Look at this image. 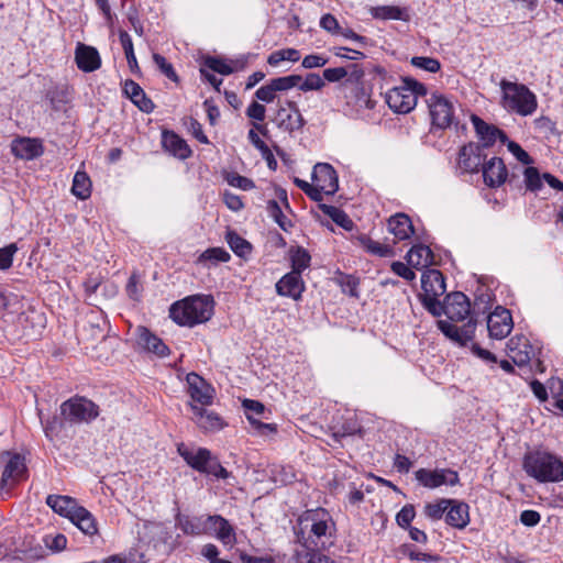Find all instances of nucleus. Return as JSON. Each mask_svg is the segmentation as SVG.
<instances>
[{"label":"nucleus","instance_id":"56","mask_svg":"<svg viewBox=\"0 0 563 563\" xmlns=\"http://www.w3.org/2000/svg\"><path fill=\"white\" fill-rule=\"evenodd\" d=\"M411 65L429 73H437L441 68V64L437 58L427 56H415L410 60Z\"/></svg>","mask_w":563,"mask_h":563},{"label":"nucleus","instance_id":"58","mask_svg":"<svg viewBox=\"0 0 563 563\" xmlns=\"http://www.w3.org/2000/svg\"><path fill=\"white\" fill-rule=\"evenodd\" d=\"M203 66L221 75H230L233 73V68L224 60L212 56H208L205 59Z\"/></svg>","mask_w":563,"mask_h":563},{"label":"nucleus","instance_id":"14","mask_svg":"<svg viewBox=\"0 0 563 563\" xmlns=\"http://www.w3.org/2000/svg\"><path fill=\"white\" fill-rule=\"evenodd\" d=\"M514 322L511 313L508 309L497 307L487 317V330L492 339L501 340L506 338L512 330Z\"/></svg>","mask_w":563,"mask_h":563},{"label":"nucleus","instance_id":"37","mask_svg":"<svg viewBox=\"0 0 563 563\" xmlns=\"http://www.w3.org/2000/svg\"><path fill=\"white\" fill-rule=\"evenodd\" d=\"M371 14L379 20L408 21L409 14L406 9L397 5H378L371 8Z\"/></svg>","mask_w":563,"mask_h":563},{"label":"nucleus","instance_id":"33","mask_svg":"<svg viewBox=\"0 0 563 563\" xmlns=\"http://www.w3.org/2000/svg\"><path fill=\"white\" fill-rule=\"evenodd\" d=\"M388 230L398 241L408 240L413 233L411 219L405 213H396L388 220Z\"/></svg>","mask_w":563,"mask_h":563},{"label":"nucleus","instance_id":"35","mask_svg":"<svg viewBox=\"0 0 563 563\" xmlns=\"http://www.w3.org/2000/svg\"><path fill=\"white\" fill-rule=\"evenodd\" d=\"M285 563H336L331 558L321 554L314 549H309L308 545L296 549L292 554L286 560Z\"/></svg>","mask_w":563,"mask_h":563},{"label":"nucleus","instance_id":"31","mask_svg":"<svg viewBox=\"0 0 563 563\" xmlns=\"http://www.w3.org/2000/svg\"><path fill=\"white\" fill-rule=\"evenodd\" d=\"M274 121L278 129L288 133L299 131L306 124V120L303 119L301 113L294 114L292 112H289L286 109V107L283 106L278 108Z\"/></svg>","mask_w":563,"mask_h":563},{"label":"nucleus","instance_id":"8","mask_svg":"<svg viewBox=\"0 0 563 563\" xmlns=\"http://www.w3.org/2000/svg\"><path fill=\"white\" fill-rule=\"evenodd\" d=\"M308 429H301L312 437L324 441L330 446L342 445V439L361 432L357 424H306Z\"/></svg>","mask_w":563,"mask_h":563},{"label":"nucleus","instance_id":"52","mask_svg":"<svg viewBox=\"0 0 563 563\" xmlns=\"http://www.w3.org/2000/svg\"><path fill=\"white\" fill-rule=\"evenodd\" d=\"M439 297H421L419 298L422 306L430 312L433 317H441L442 314L446 316V300L443 302L438 300Z\"/></svg>","mask_w":563,"mask_h":563},{"label":"nucleus","instance_id":"38","mask_svg":"<svg viewBox=\"0 0 563 563\" xmlns=\"http://www.w3.org/2000/svg\"><path fill=\"white\" fill-rule=\"evenodd\" d=\"M344 68L347 74L341 82L340 89L343 91H346L347 89L363 90L362 85L365 76V69L357 64H352Z\"/></svg>","mask_w":563,"mask_h":563},{"label":"nucleus","instance_id":"7","mask_svg":"<svg viewBox=\"0 0 563 563\" xmlns=\"http://www.w3.org/2000/svg\"><path fill=\"white\" fill-rule=\"evenodd\" d=\"M1 457H7L0 479V495L4 498L16 483L25 478L27 467L24 456L19 453L4 452Z\"/></svg>","mask_w":563,"mask_h":563},{"label":"nucleus","instance_id":"9","mask_svg":"<svg viewBox=\"0 0 563 563\" xmlns=\"http://www.w3.org/2000/svg\"><path fill=\"white\" fill-rule=\"evenodd\" d=\"M432 125L444 130L454 122V104L441 93H432L427 100Z\"/></svg>","mask_w":563,"mask_h":563},{"label":"nucleus","instance_id":"44","mask_svg":"<svg viewBox=\"0 0 563 563\" xmlns=\"http://www.w3.org/2000/svg\"><path fill=\"white\" fill-rule=\"evenodd\" d=\"M119 40H120V43L124 51L125 58H126L130 70L133 74H137L140 71V67H139V64H137V60H136V57L134 54L133 42H132L131 36L129 35V33L126 31L120 30Z\"/></svg>","mask_w":563,"mask_h":563},{"label":"nucleus","instance_id":"10","mask_svg":"<svg viewBox=\"0 0 563 563\" xmlns=\"http://www.w3.org/2000/svg\"><path fill=\"white\" fill-rule=\"evenodd\" d=\"M486 154L478 143L470 142L459 151L457 168L462 174H476L485 165Z\"/></svg>","mask_w":563,"mask_h":563},{"label":"nucleus","instance_id":"50","mask_svg":"<svg viewBox=\"0 0 563 563\" xmlns=\"http://www.w3.org/2000/svg\"><path fill=\"white\" fill-rule=\"evenodd\" d=\"M46 98L54 110H60L62 106L69 100L68 88L66 86H55L47 91Z\"/></svg>","mask_w":563,"mask_h":563},{"label":"nucleus","instance_id":"49","mask_svg":"<svg viewBox=\"0 0 563 563\" xmlns=\"http://www.w3.org/2000/svg\"><path fill=\"white\" fill-rule=\"evenodd\" d=\"M523 177L527 190L537 192L542 188L543 175L540 174L537 167L527 166L523 169Z\"/></svg>","mask_w":563,"mask_h":563},{"label":"nucleus","instance_id":"23","mask_svg":"<svg viewBox=\"0 0 563 563\" xmlns=\"http://www.w3.org/2000/svg\"><path fill=\"white\" fill-rule=\"evenodd\" d=\"M136 336V342L143 350L159 357H165L169 354L168 346L163 342L162 339L151 332L147 328L142 325L137 327Z\"/></svg>","mask_w":563,"mask_h":563},{"label":"nucleus","instance_id":"63","mask_svg":"<svg viewBox=\"0 0 563 563\" xmlns=\"http://www.w3.org/2000/svg\"><path fill=\"white\" fill-rule=\"evenodd\" d=\"M276 89L272 82V79L264 86L260 87L255 91V98L260 101L271 103L276 98Z\"/></svg>","mask_w":563,"mask_h":563},{"label":"nucleus","instance_id":"11","mask_svg":"<svg viewBox=\"0 0 563 563\" xmlns=\"http://www.w3.org/2000/svg\"><path fill=\"white\" fill-rule=\"evenodd\" d=\"M416 479L426 488L434 489L442 485L455 486L460 483L457 472L451 468H419L415 473Z\"/></svg>","mask_w":563,"mask_h":563},{"label":"nucleus","instance_id":"60","mask_svg":"<svg viewBox=\"0 0 563 563\" xmlns=\"http://www.w3.org/2000/svg\"><path fill=\"white\" fill-rule=\"evenodd\" d=\"M339 284L344 294H346L351 297H354V298H358V291H357V288L360 285L358 278H356L352 275H344L340 278Z\"/></svg>","mask_w":563,"mask_h":563},{"label":"nucleus","instance_id":"41","mask_svg":"<svg viewBox=\"0 0 563 563\" xmlns=\"http://www.w3.org/2000/svg\"><path fill=\"white\" fill-rule=\"evenodd\" d=\"M357 241L362 247L366 250V252L379 256V257H390L394 256L395 252L391 246L387 244H382L379 242H376L372 240L366 234H361L357 238Z\"/></svg>","mask_w":563,"mask_h":563},{"label":"nucleus","instance_id":"55","mask_svg":"<svg viewBox=\"0 0 563 563\" xmlns=\"http://www.w3.org/2000/svg\"><path fill=\"white\" fill-rule=\"evenodd\" d=\"M153 60L161 73L174 82H178L179 78L170 63L158 53L153 54Z\"/></svg>","mask_w":563,"mask_h":563},{"label":"nucleus","instance_id":"39","mask_svg":"<svg viewBox=\"0 0 563 563\" xmlns=\"http://www.w3.org/2000/svg\"><path fill=\"white\" fill-rule=\"evenodd\" d=\"M145 529L156 547L158 543L169 544L173 539V531L169 527L162 522H150Z\"/></svg>","mask_w":563,"mask_h":563},{"label":"nucleus","instance_id":"57","mask_svg":"<svg viewBox=\"0 0 563 563\" xmlns=\"http://www.w3.org/2000/svg\"><path fill=\"white\" fill-rule=\"evenodd\" d=\"M325 86L323 76L316 73H310L306 76V78L299 84V90L301 91H311V90H321Z\"/></svg>","mask_w":563,"mask_h":563},{"label":"nucleus","instance_id":"64","mask_svg":"<svg viewBox=\"0 0 563 563\" xmlns=\"http://www.w3.org/2000/svg\"><path fill=\"white\" fill-rule=\"evenodd\" d=\"M391 271L405 280L412 282L416 279V273L405 263L396 261L390 265Z\"/></svg>","mask_w":563,"mask_h":563},{"label":"nucleus","instance_id":"61","mask_svg":"<svg viewBox=\"0 0 563 563\" xmlns=\"http://www.w3.org/2000/svg\"><path fill=\"white\" fill-rule=\"evenodd\" d=\"M18 252L15 243H11L4 247H0V269L7 271L13 264L14 254Z\"/></svg>","mask_w":563,"mask_h":563},{"label":"nucleus","instance_id":"62","mask_svg":"<svg viewBox=\"0 0 563 563\" xmlns=\"http://www.w3.org/2000/svg\"><path fill=\"white\" fill-rule=\"evenodd\" d=\"M508 151L523 165L533 163L531 156L515 141L508 140L506 143Z\"/></svg>","mask_w":563,"mask_h":563},{"label":"nucleus","instance_id":"19","mask_svg":"<svg viewBox=\"0 0 563 563\" xmlns=\"http://www.w3.org/2000/svg\"><path fill=\"white\" fill-rule=\"evenodd\" d=\"M188 393L191 399L201 406L212 402L214 388L196 373L187 375Z\"/></svg>","mask_w":563,"mask_h":563},{"label":"nucleus","instance_id":"47","mask_svg":"<svg viewBox=\"0 0 563 563\" xmlns=\"http://www.w3.org/2000/svg\"><path fill=\"white\" fill-rule=\"evenodd\" d=\"M231 258L230 254L222 247H210L202 252L198 257L199 264L210 262L212 264L225 263Z\"/></svg>","mask_w":563,"mask_h":563},{"label":"nucleus","instance_id":"40","mask_svg":"<svg viewBox=\"0 0 563 563\" xmlns=\"http://www.w3.org/2000/svg\"><path fill=\"white\" fill-rule=\"evenodd\" d=\"M319 209L323 214L328 216L335 224L340 225L344 230L350 231L353 229V221L342 209L325 203H320Z\"/></svg>","mask_w":563,"mask_h":563},{"label":"nucleus","instance_id":"29","mask_svg":"<svg viewBox=\"0 0 563 563\" xmlns=\"http://www.w3.org/2000/svg\"><path fill=\"white\" fill-rule=\"evenodd\" d=\"M470 507L466 503L451 499L445 514V522L456 529H464L470 522Z\"/></svg>","mask_w":563,"mask_h":563},{"label":"nucleus","instance_id":"51","mask_svg":"<svg viewBox=\"0 0 563 563\" xmlns=\"http://www.w3.org/2000/svg\"><path fill=\"white\" fill-rule=\"evenodd\" d=\"M451 504V499L442 498L437 503H429L424 506V515L431 520H440Z\"/></svg>","mask_w":563,"mask_h":563},{"label":"nucleus","instance_id":"24","mask_svg":"<svg viewBox=\"0 0 563 563\" xmlns=\"http://www.w3.org/2000/svg\"><path fill=\"white\" fill-rule=\"evenodd\" d=\"M305 290V283L301 275L290 272L284 275L276 283V292L283 297H289L299 300Z\"/></svg>","mask_w":563,"mask_h":563},{"label":"nucleus","instance_id":"12","mask_svg":"<svg viewBox=\"0 0 563 563\" xmlns=\"http://www.w3.org/2000/svg\"><path fill=\"white\" fill-rule=\"evenodd\" d=\"M484 183L490 187L496 188L508 181L510 186H517L518 177L512 174L508 176V172L504 161L500 157H492L483 166Z\"/></svg>","mask_w":563,"mask_h":563},{"label":"nucleus","instance_id":"3","mask_svg":"<svg viewBox=\"0 0 563 563\" xmlns=\"http://www.w3.org/2000/svg\"><path fill=\"white\" fill-rule=\"evenodd\" d=\"M522 466L527 475L539 483L563 481V461L551 453L529 452L523 457Z\"/></svg>","mask_w":563,"mask_h":563},{"label":"nucleus","instance_id":"4","mask_svg":"<svg viewBox=\"0 0 563 563\" xmlns=\"http://www.w3.org/2000/svg\"><path fill=\"white\" fill-rule=\"evenodd\" d=\"M500 89L503 92L500 104L508 112L527 117L536 111L537 97L526 85L503 79Z\"/></svg>","mask_w":563,"mask_h":563},{"label":"nucleus","instance_id":"34","mask_svg":"<svg viewBox=\"0 0 563 563\" xmlns=\"http://www.w3.org/2000/svg\"><path fill=\"white\" fill-rule=\"evenodd\" d=\"M70 522L76 526L85 536L95 537L99 532L97 519L84 506L78 509V511L70 519Z\"/></svg>","mask_w":563,"mask_h":563},{"label":"nucleus","instance_id":"43","mask_svg":"<svg viewBox=\"0 0 563 563\" xmlns=\"http://www.w3.org/2000/svg\"><path fill=\"white\" fill-rule=\"evenodd\" d=\"M289 257L294 273L301 275V273L309 267L311 256L309 252L302 246H292L289 250Z\"/></svg>","mask_w":563,"mask_h":563},{"label":"nucleus","instance_id":"15","mask_svg":"<svg viewBox=\"0 0 563 563\" xmlns=\"http://www.w3.org/2000/svg\"><path fill=\"white\" fill-rule=\"evenodd\" d=\"M178 454L195 471L206 474L213 457L211 452L206 448H190L185 443L177 445Z\"/></svg>","mask_w":563,"mask_h":563},{"label":"nucleus","instance_id":"32","mask_svg":"<svg viewBox=\"0 0 563 563\" xmlns=\"http://www.w3.org/2000/svg\"><path fill=\"white\" fill-rule=\"evenodd\" d=\"M408 264L417 269L427 268L434 265V254L431 249L424 244L413 245L406 255Z\"/></svg>","mask_w":563,"mask_h":563},{"label":"nucleus","instance_id":"2","mask_svg":"<svg viewBox=\"0 0 563 563\" xmlns=\"http://www.w3.org/2000/svg\"><path fill=\"white\" fill-rule=\"evenodd\" d=\"M334 530V522L330 514L323 508H316L305 511L298 518V525L295 528L298 542L308 545V542L318 547H324L322 538H331Z\"/></svg>","mask_w":563,"mask_h":563},{"label":"nucleus","instance_id":"42","mask_svg":"<svg viewBox=\"0 0 563 563\" xmlns=\"http://www.w3.org/2000/svg\"><path fill=\"white\" fill-rule=\"evenodd\" d=\"M71 194L80 200H85L91 195V180L86 172H76L73 185Z\"/></svg>","mask_w":563,"mask_h":563},{"label":"nucleus","instance_id":"16","mask_svg":"<svg viewBox=\"0 0 563 563\" xmlns=\"http://www.w3.org/2000/svg\"><path fill=\"white\" fill-rule=\"evenodd\" d=\"M471 121L474 125L477 136L482 142L478 144L479 146H483V150L493 146L496 140H499L501 144H505L508 141V136L503 130L493 124H488L478 115L472 114Z\"/></svg>","mask_w":563,"mask_h":563},{"label":"nucleus","instance_id":"27","mask_svg":"<svg viewBox=\"0 0 563 563\" xmlns=\"http://www.w3.org/2000/svg\"><path fill=\"white\" fill-rule=\"evenodd\" d=\"M507 346L512 362L518 366L528 364L533 355V347L523 335L511 338Z\"/></svg>","mask_w":563,"mask_h":563},{"label":"nucleus","instance_id":"30","mask_svg":"<svg viewBox=\"0 0 563 563\" xmlns=\"http://www.w3.org/2000/svg\"><path fill=\"white\" fill-rule=\"evenodd\" d=\"M210 533L216 536L223 544H231L235 541V533L230 522L220 515H209Z\"/></svg>","mask_w":563,"mask_h":563},{"label":"nucleus","instance_id":"25","mask_svg":"<svg viewBox=\"0 0 563 563\" xmlns=\"http://www.w3.org/2000/svg\"><path fill=\"white\" fill-rule=\"evenodd\" d=\"M11 151L18 158L31 161L42 156L44 147L37 139L21 137L12 142Z\"/></svg>","mask_w":563,"mask_h":563},{"label":"nucleus","instance_id":"5","mask_svg":"<svg viewBox=\"0 0 563 563\" xmlns=\"http://www.w3.org/2000/svg\"><path fill=\"white\" fill-rule=\"evenodd\" d=\"M427 88L413 78L402 79V85L389 89L385 93L388 107L396 113H408L415 109L419 96H426Z\"/></svg>","mask_w":563,"mask_h":563},{"label":"nucleus","instance_id":"26","mask_svg":"<svg viewBox=\"0 0 563 563\" xmlns=\"http://www.w3.org/2000/svg\"><path fill=\"white\" fill-rule=\"evenodd\" d=\"M45 503L55 514L69 521L81 507L76 498L67 495H48Z\"/></svg>","mask_w":563,"mask_h":563},{"label":"nucleus","instance_id":"18","mask_svg":"<svg viewBox=\"0 0 563 563\" xmlns=\"http://www.w3.org/2000/svg\"><path fill=\"white\" fill-rule=\"evenodd\" d=\"M176 526L186 536H202L210 533V521L208 516L183 515L178 512L175 517Z\"/></svg>","mask_w":563,"mask_h":563},{"label":"nucleus","instance_id":"46","mask_svg":"<svg viewBox=\"0 0 563 563\" xmlns=\"http://www.w3.org/2000/svg\"><path fill=\"white\" fill-rule=\"evenodd\" d=\"M227 242L230 245L231 250L238 255V256H246L252 251V245L249 241L240 236L234 231H229L227 233Z\"/></svg>","mask_w":563,"mask_h":563},{"label":"nucleus","instance_id":"17","mask_svg":"<svg viewBox=\"0 0 563 563\" xmlns=\"http://www.w3.org/2000/svg\"><path fill=\"white\" fill-rule=\"evenodd\" d=\"M312 183L324 191V195H334L339 189V179L335 169L328 163H318L314 165Z\"/></svg>","mask_w":563,"mask_h":563},{"label":"nucleus","instance_id":"28","mask_svg":"<svg viewBox=\"0 0 563 563\" xmlns=\"http://www.w3.org/2000/svg\"><path fill=\"white\" fill-rule=\"evenodd\" d=\"M125 96L144 113L154 111V102L146 96L142 87L132 79H126L123 84Z\"/></svg>","mask_w":563,"mask_h":563},{"label":"nucleus","instance_id":"22","mask_svg":"<svg viewBox=\"0 0 563 563\" xmlns=\"http://www.w3.org/2000/svg\"><path fill=\"white\" fill-rule=\"evenodd\" d=\"M77 67L85 73H92L100 68L101 57L96 47L78 43L75 51Z\"/></svg>","mask_w":563,"mask_h":563},{"label":"nucleus","instance_id":"13","mask_svg":"<svg viewBox=\"0 0 563 563\" xmlns=\"http://www.w3.org/2000/svg\"><path fill=\"white\" fill-rule=\"evenodd\" d=\"M437 324L446 338L461 346H466L475 335L476 320L473 318H470L462 327H457L446 320H439Z\"/></svg>","mask_w":563,"mask_h":563},{"label":"nucleus","instance_id":"6","mask_svg":"<svg viewBox=\"0 0 563 563\" xmlns=\"http://www.w3.org/2000/svg\"><path fill=\"white\" fill-rule=\"evenodd\" d=\"M99 406L85 396L75 395L60 405L65 422H90L99 417Z\"/></svg>","mask_w":563,"mask_h":563},{"label":"nucleus","instance_id":"21","mask_svg":"<svg viewBox=\"0 0 563 563\" xmlns=\"http://www.w3.org/2000/svg\"><path fill=\"white\" fill-rule=\"evenodd\" d=\"M421 288L422 292L419 294V298L442 296L446 290L443 274L438 269H426L421 276Z\"/></svg>","mask_w":563,"mask_h":563},{"label":"nucleus","instance_id":"54","mask_svg":"<svg viewBox=\"0 0 563 563\" xmlns=\"http://www.w3.org/2000/svg\"><path fill=\"white\" fill-rule=\"evenodd\" d=\"M43 543L48 550L60 552L66 549L67 538L63 533H48L43 537Z\"/></svg>","mask_w":563,"mask_h":563},{"label":"nucleus","instance_id":"48","mask_svg":"<svg viewBox=\"0 0 563 563\" xmlns=\"http://www.w3.org/2000/svg\"><path fill=\"white\" fill-rule=\"evenodd\" d=\"M242 406L249 422H261L258 418L267 419V417L264 416L265 406L262 402L253 399H244Z\"/></svg>","mask_w":563,"mask_h":563},{"label":"nucleus","instance_id":"1","mask_svg":"<svg viewBox=\"0 0 563 563\" xmlns=\"http://www.w3.org/2000/svg\"><path fill=\"white\" fill-rule=\"evenodd\" d=\"M214 300L210 295H194L174 302L169 308L170 319L181 327H194L207 322L213 314Z\"/></svg>","mask_w":563,"mask_h":563},{"label":"nucleus","instance_id":"53","mask_svg":"<svg viewBox=\"0 0 563 563\" xmlns=\"http://www.w3.org/2000/svg\"><path fill=\"white\" fill-rule=\"evenodd\" d=\"M272 82L277 92L287 91L294 87L299 88V84L301 82V76L292 74L288 76L276 77L272 79Z\"/></svg>","mask_w":563,"mask_h":563},{"label":"nucleus","instance_id":"59","mask_svg":"<svg viewBox=\"0 0 563 563\" xmlns=\"http://www.w3.org/2000/svg\"><path fill=\"white\" fill-rule=\"evenodd\" d=\"M416 510L413 505H405L396 515V521L399 527L407 529L410 527L411 521L415 519Z\"/></svg>","mask_w":563,"mask_h":563},{"label":"nucleus","instance_id":"45","mask_svg":"<svg viewBox=\"0 0 563 563\" xmlns=\"http://www.w3.org/2000/svg\"><path fill=\"white\" fill-rule=\"evenodd\" d=\"M269 475L271 479L279 485L291 484L296 478L295 470L289 465H273L269 468Z\"/></svg>","mask_w":563,"mask_h":563},{"label":"nucleus","instance_id":"36","mask_svg":"<svg viewBox=\"0 0 563 563\" xmlns=\"http://www.w3.org/2000/svg\"><path fill=\"white\" fill-rule=\"evenodd\" d=\"M163 146L166 151L180 159L190 157L192 153L186 141L174 132L165 131L163 133Z\"/></svg>","mask_w":563,"mask_h":563},{"label":"nucleus","instance_id":"20","mask_svg":"<svg viewBox=\"0 0 563 563\" xmlns=\"http://www.w3.org/2000/svg\"><path fill=\"white\" fill-rule=\"evenodd\" d=\"M446 317L451 321H463L471 313V302L467 296L461 291H454L445 297Z\"/></svg>","mask_w":563,"mask_h":563}]
</instances>
